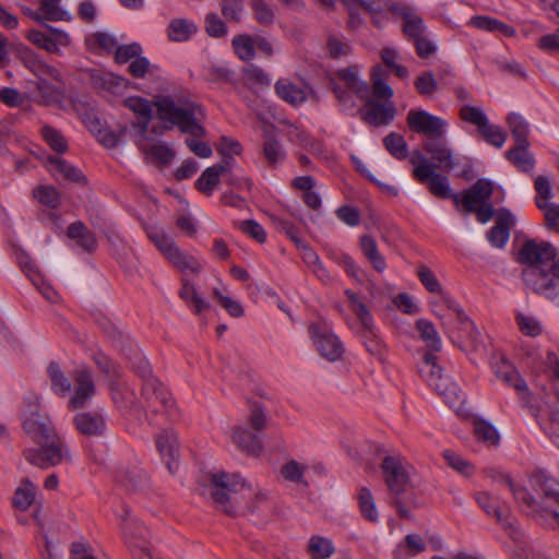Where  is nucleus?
<instances>
[{
	"instance_id": "19",
	"label": "nucleus",
	"mask_w": 559,
	"mask_h": 559,
	"mask_svg": "<svg viewBox=\"0 0 559 559\" xmlns=\"http://www.w3.org/2000/svg\"><path fill=\"white\" fill-rule=\"evenodd\" d=\"M133 139L150 163L166 165L175 157V153L169 146L150 139L146 133L135 135Z\"/></svg>"
},
{
	"instance_id": "41",
	"label": "nucleus",
	"mask_w": 559,
	"mask_h": 559,
	"mask_svg": "<svg viewBox=\"0 0 559 559\" xmlns=\"http://www.w3.org/2000/svg\"><path fill=\"white\" fill-rule=\"evenodd\" d=\"M474 433L478 441L487 447H496L500 442V433L497 428L485 419L474 421Z\"/></svg>"
},
{
	"instance_id": "50",
	"label": "nucleus",
	"mask_w": 559,
	"mask_h": 559,
	"mask_svg": "<svg viewBox=\"0 0 559 559\" xmlns=\"http://www.w3.org/2000/svg\"><path fill=\"white\" fill-rule=\"evenodd\" d=\"M36 497V486L29 480H23L16 488L13 503L20 510H27Z\"/></svg>"
},
{
	"instance_id": "2",
	"label": "nucleus",
	"mask_w": 559,
	"mask_h": 559,
	"mask_svg": "<svg viewBox=\"0 0 559 559\" xmlns=\"http://www.w3.org/2000/svg\"><path fill=\"white\" fill-rule=\"evenodd\" d=\"M349 10V26L358 28L362 20L355 10L365 9L371 16L372 23L383 27L390 20L401 19L403 31L412 39L424 35L425 25L423 19L411 8L400 7L392 0H342Z\"/></svg>"
},
{
	"instance_id": "16",
	"label": "nucleus",
	"mask_w": 559,
	"mask_h": 559,
	"mask_svg": "<svg viewBox=\"0 0 559 559\" xmlns=\"http://www.w3.org/2000/svg\"><path fill=\"white\" fill-rule=\"evenodd\" d=\"M126 514L127 516L123 519L124 524L122 527L126 543L132 550L133 555L138 556L139 559H144V557H147V559H154L148 549L147 530L135 516L130 515L129 512Z\"/></svg>"
},
{
	"instance_id": "22",
	"label": "nucleus",
	"mask_w": 559,
	"mask_h": 559,
	"mask_svg": "<svg viewBox=\"0 0 559 559\" xmlns=\"http://www.w3.org/2000/svg\"><path fill=\"white\" fill-rule=\"evenodd\" d=\"M123 106L138 117V122L132 124V136L146 133L153 114L150 100L141 96H129L123 100Z\"/></svg>"
},
{
	"instance_id": "62",
	"label": "nucleus",
	"mask_w": 559,
	"mask_h": 559,
	"mask_svg": "<svg viewBox=\"0 0 559 559\" xmlns=\"http://www.w3.org/2000/svg\"><path fill=\"white\" fill-rule=\"evenodd\" d=\"M246 84L254 90L269 86L271 78L260 68L249 67L245 72Z\"/></svg>"
},
{
	"instance_id": "57",
	"label": "nucleus",
	"mask_w": 559,
	"mask_h": 559,
	"mask_svg": "<svg viewBox=\"0 0 559 559\" xmlns=\"http://www.w3.org/2000/svg\"><path fill=\"white\" fill-rule=\"evenodd\" d=\"M51 169L52 171H55V174H59L71 181L80 182L83 181L84 179V177L78 168H75L71 164H68L62 158L51 159Z\"/></svg>"
},
{
	"instance_id": "39",
	"label": "nucleus",
	"mask_w": 559,
	"mask_h": 559,
	"mask_svg": "<svg viewBox=\"0 0 559 559\" xmlns=\"http://www.w3.org/2000/svg\"><path fill=\"white\" fill-rule=\"evenodd\" d=\"M373 96L383 99H391L394 95L393 88L386 82V73L381 66H374L370 72Z\"/></svg>"
},
{
	"instance_id": "8",
	"label": "nucleus",
	"mask_w": 559,
	"mask_h": 559,
	"mask_svg": "<svg viewBox=\"0 0 559 559\" xmlns=\"http://www.w3.org/2000/svg\"><path fill=\"white\" fill-rule=\"evenodd\" d=\"M417 274L426 289L435 294L433 299L430 301L435 314L442 320H445L451 314H455L461 321L466 320L460 305L443 290L431 270L420 266Z\"/></svg>"
},
{
	"instance_id": "9",
	"label": "nucleus",
	"mask_w": 559,
	"mask_h": 559,
	"mask_svg": "<svg viewBox=\"0 0 559 559\" xmlns=\"http://www.w3.org/2000/svg\"><path fill=\"white\" fill-rule=\"evenodd\" d=\"M22 60L24 66L36 76V86L43 102L49 103L57 99L59 92L56 82L60 80L58 70L28 50L23 52Z\"/></svg>"
},
{
	"instance_id": "51",
	"label": "nucleus",
	"mask_w": 559,
	"mask_h": 559,
	"mask_svg": "<svg viewBox=\"0 0 559 559\" xmlns=\"http://www.w3.org/2000/svg\"><path fill=\"white\" fill-rule=\"evenodd\" d=\"M86 44L92 50L115 51L118 40L108 32H97L86 38Z\"/></svg>"
},
{
	"instance_id": "48",
	"label": "nucleus",
	"mask_w": 559,
	"mask_h": 559,
	"mask_svg": "<svg viewBox=\"0 0 559 559\" xmlns=\"http://www.w3.org/2000/svg\"><path fill=\"white\" fill-rule=\"evenodd\" d=\"M301 251V257L305 263L312 270V272L321 280L328 281L330 278L326 269L323 266L319 255L306 243H298Z\"/></svg>"
},
{
	"instance_id": "37",
	"label": "nucleus",
	"mask_w": 559,
	"mask_h": 559,
	"mask_svg": "<svg viewBox=\"0 0 559 559\" xmlns=\"http://www.w3.org/2000/svg\"><path fill=\"white\" fill-rule=\"evenodd\" d=\"M360 247L364 255L367 258L372 267L382 273L386 269V262L384 257L379 252L378 246L369 236H364L360 239Z\"/></svg>"
},
{
	"instance_id": "42",
	"label": "nucleus",
	"mask_w": 559,
	"mask_h": 559,
	"mask_svg": "<svg viewBox=\"0 0 559 559\" xmlns=\"http://www.w3.org/2000/svg\"><path fill=\"white\" fill-rule=\"evenodd\" d=\"M224 170L225 166L223 165L207 167L197 180V188L205 194H212L218 186L221 174Z\"/></svg>"
},
{
	"instance_id": "21",
	"label": "nucleus",
	"mask_w": 559,
	"mask_h": 559,
	"mask_svg": "<svg viewBox=\"0 0 559 559\" xmlns=\"http://www.w3.org/2000/svg\"><path fill=\"white\" fill-rule=\"evenodd\" d=\"M275 91L281 99L293 106H299L314 96V92L309 85L296 83L289 79L278 80Z\"/></svg>"
},
{
	"instance_id": "55",
	"label": "nucleus",
	"mask_w": 559,
	"mask_h": 559,
	"mask_svg": "<svg viewBox=\"0 0 559 559\" xmlns=\"http://www.w3.org/2000/svg\"><path fill=\"white\" fill-rule=\"evenodd\" d=\"M386 150L397 159L408 156V148L405 139L397 133H390L384 139Z\"/></svg>"
},
{
	"instance_id": "46",
	"label": "nucleus",
	"mask_w": 559,
	"mask_h": 559,
	"mask_svg": "<svg viewBox=\"0 0 559 559\" xmlns=\"http://www.w3.org/2000/svg\"><path fill=\"white\" fill-rule=\"evenodd\" d=\"M381 59L383 63L400 79L409 76L408 69L400 63V52L393 46H385L381 50Z\"/></svg>"
},
{
	"instance_id": "15",
	"label": "nucleus",
	"mask_w": 559,
	"mask_h": 559,
	"mask_svg": "<svg viewBox=\"0 0 559 559\" xmlns=\"http://www.w3.org/2000/svg\"><path fill=\"white\" fill-rule=\"evenodd\" d=\"M145 382L143 386V396L146 401L147 407L152 412L169 411L174 406L171 394L166 388L156 379L147 365H144L140 369Z\"/></svg>"
},
{
	"instance_id": "31",
	"label": "nucleus",
	"mask_w": 559,
	"mask_h": 559,
	"mask_svg": "<svg viewBox=\"0 0 559 559\" xmlns=\"http://www.w3.org/2000/svg\"><path fill=\"white\" fill-rule=\"evenodd\" d=\"M231 440L241 451L249 454H258L262 449L258 437L241 425L233 427Z\"/></svg>"
},
{
	"instance_id": "26",
	"label": "nucleus",
	"mask_w": 559,
	"mask_h": 559,
	"mask_svg": "<svg viewBox=\"0 0 559 559\" xmlns=\"http://www.w3.org/2000/svg\"><path fill=\"white\" fill-rule=\"evenodd\" d=\"M362 117L371 126H383L390 123L395 117V108L392 103L376 104L368 100Z\"/></svg>"
},
{
	"instance_id": "4",
	"label": "nucleus",
	"mask_w": 559,
	"mask_h": 559,
	"mask_svg": "<svg viewBox=\"0 0 559 559\" xmlns=\"http://www.w3.org/2000/svg\"><path fill=\"white\" fill-rule=\"evenodd\" d=\"M414 177L425 185L429 192L440 199L453 200L456 207H460V195L451 188L447 176L437 173L436 166L428 159L424 153L413 151L409 156Z\"/></svg>"
},
{
	"instance_id": "5",
	"label": "nucleus",
	"mask_w": 559,
	"mask_h": 559,
	"mask_svg": "<svg viewBox=\"0 0 559 559\" xmlns=\"http://www.w3.org/2000/svg\"><path fill=\"white\" fill-rule=\"evenodd\" d=\"M155 107L165 129L178 127L182 132L194 136L203 134V128L189 105L177 104L170 97L159 96L155 100Z\"/></svg>"
},
{
	"instance_id": "53",
	"label": "nucleus",
	"mask_w": 559,
	"mask_h": 559,
	"mask_svg": "<svg viewBox=\"0 0 559 559\" xmlns=\"http://www.w3.org/2000/svg\"><path fill=\"white\" fill-rule=\"evenodd\" d=\"M358 501L362 516L371 522L378 521L379 513L370 490L366 488L361 489L358 496Z\"/></svg>"
},
{
	"instance_id": "23",
	"label": "nucleus",
	"mask_w": 559,
	"mask_h": 559,
	"mask_svg": "<svg viewBox=\"0 0 559 559\" xmlns=\"http://www.w3.org/2000/svg\"><path fill=\"white\" fill-rule=\"evenodd\" d=\"M476 501L488 515L495 518L499 523L512 526V522L509 519V508L497 496L481 491L476 495Z\"/></svg>"
},
{
	"instance_id": "34",
	"label": "nucleus",
	"mask_w": 559,
	"mask_h": 559,
	"mask_svg": "<svg viewBox=\"0 0 559 559\" xmlns=\"http://www.w3.org/2000/svg\"><path fill=\"white\" fill-rule=\"evenodd\" d=\"M468 25L474 26L478 29L500 33L507 37H512L515 34L513 27L489 16L477 15L468 21Z\"/></svg>"
},
{
	"instance_id": "59",
	"label": "nucleus",
	"mask_w": 559,
	"mask_h": 559,
	"mask_svg": "<svg viewBox=\"0 0 559 559\" xmlns=\"http://www.w3.org/2000/svg\"><path fill=\"white\" fill-rule=\"evenodd\" d=\"M40 10L47 20H68V12L61 7V0H41Z\"/></svg>"
},
{
	"instance_id": "14",
	"label": "nucleus",
	"mask_w": 559,
	"mask_h": 559,
	"mask_svg": "<svg viewBox=\"0 0 559 559\" xmlns=\"http://www.w3.org/2000/svg\"><path fill=\"white\" fill-rule=\"evenodd\" d=\"M310 337L319 354L330 360H338L344 348L340 338L332 331L329 322L320 321L309 326Z\"/></svg>"
},
{
	"instance_id": "54",
	"label": "nucleus",
	"mask_w": 559,
	"mask_h": 559,
	"mask_svg": "<svg viewBox=\"0 0 559 559\" xmlns=\"http://www.w3.org/2000/svg\"><path fill=\"white\" fill-rule=\"evenodd\" d=\"M68 235L70 238L76 239L86 250H93L96 247L95 237L80 223L72 224L68 228Z\"/></svg>"
},
{
	"instance_id": "56",
	"label": "nucleus",
	"mask_w": 559,
	"mask_h": 559,
	"mask_svg": "<svg viewBox=\"0 0 559 559\" xmlns=\"http://www.w3.org/2000/svg\"><path fill=\"white\" fill-rule=\"evenodd\" d=\"M236 55L242 60H251L254 57V38L248 35H239L233 39Z\"/></svg>"
},
{
	"instance_id": "24",
	"label": "nucleus",
	"mask_w": 559,
	"mask_h": 559,
	"mask_svg": "<svg viewBox=\"0 0 559 559\" xmlns=\"http://www.w3.org/2000/svg\"><path fill=\"white\" fill-rule=\"evenodd\" d=\"M91 81L97 88H103L111 94H119L129 87V81L121 75L104 69L93 70Z\"/></svg>"
},
{
	"instance_id": "45",
	"label": "nucleus",
	"mask_w": 559,
	"mask_h": 559,
	"mask_svg": "<svg viewBox=\"0 0 559 559\" xmlns=\"http://www.w3.org/2000/svg\"><path fill=\"white\" fill-rule=\"evenodd\" d=\"M507 124L515 143H528L530 123L518 112H511L507 117Z\"/></svg>"
},
{
	"instance_id": "38",
	"label": "nucleus",
	"mask_w": 559,
	"mask_h": 559,
	"mask_svg": "<svg viewBox=\"0 0 559 559\" xmlns=\"http://www.w3.org/2000/svg\"><path fill=\"white\" fill-rule=\"evenodd\" d=\"M519 330L527 336L536 337L543 332L540 320L530 311L519 310L515 314Z\"/></svg>"
},
{
	"instance_id": "10",
	"label": "nucleus",
	"mask_w": 559,
	"mask_h": 559,
	"mask_svg": "<svg viewBox=\"0 0 559 559\" xmlns=\"http://www.w3.org/2000/svg\"><path fill=\"white\" fill-rule=\"evenodd\" d=\"M39 396L31 394L26 397L29 408L23 412V429L37 444H43L56 438V430L48 416L39 414L34 407L39 403Z\"/></svg>"
},
{
	"instance_id": "17",
	"label": "nucleus",
	"mask_w": 559,
	"mask_h": 559,
	"mask_svg": "<svg viewBox=\"0 0 559 559\" xmlns=\"http://www.w3.org/2000/svg\"><path fill=\"white\" fill-rule=\"evenodd\" d=\"M408 127L418 133L433 136H442L448 128V122L423 109H412L407 114Z\"/></svg>"
},
{
	"instance_id": "47",
	"label": "nucleus",
	"mask_w": 559,
	"mask_h": 559,
	"mask_svg": "<svg viewBox=\"0 0 559 559\" xmlns=\"http://www.w3.org/2000/svg\"><path fill=\"white\" fill-rule=\"evenodd\" d=\"M307 549L311 559H328L334 552V545L326 537L312 536L308 542Z\"/></svg>"
},
{
	"instance_id": "27",
	"label": "nucleus",
	"mask_w": 559,
	"mask_h": 559,
	"mask_svg": "<svg viewBox=\"0 0 559 559\" xmlns=\"http://www.w3.org/2000/svg\"><path fill=\"white\" fill-rule=\"evenodd\" d=\"M76 429L85 436H98L106 429V419L99 412L80 413L74 418Z\"/></svg>"
},
{
	"instance_id": "20",
	"label": "nucleus",
	"mask_w": 559,
	"mask_h": 559,
	"mask_svg": "<svg viewBox=\"0 0 559 559\" xmlns=\"http://www.w3.org/2000/svg\"><path fill=\"white\" fill-rule=\"evenodd\" d=\"M94 394L95 385L91 372L85 368L78 369L74 374V389L69 407L76 409L86 406Z\"/></svg>"
},
{
	"instance_id": "11",
	"label": "nucleus",
	"mask_w": 559,
	"mask_h": 559,
	"mask_svg": "<svg viewBox=\"0 0 559 559\" xmlns=\"http://www.w3.org/2000/svg\"><path fill=\"white\" fill-rule=\"evenodd\" d=\"M460 116L465 122L475 126L488 144L497 148H501L504 145L507 133L500 126L489 121L483 108L464 105L460 110Z\"/></svg>"
},
{
	"instance_id": "60",
	"label": "nucleus",
	"mask_w": 559,
	"mask_h": 559,
	"mask_svg": "<svg viewBox=\"0 0 559 559\" xmlns=\"http://www.w3.org/2000/svg\"><path fill=\"white\" fill-rule=\"evenodd\" d=\"M171 262L186 275L198 274L202 267L201 263L194 257L189 255L180 250L176 255H174Z\"/></svg>"
},
{
	"instance_id": "1",
	"label": "nucleus",
	"mask_w": 559,
	"mask_h": 559,
	"mask_svg": "<svg viewBox=\"0 0 559 559\" xmlns=\"http://www.w3.org/2000/svg\"><path fill=\"white\" fill-rule=\"evenodd\" d=\"M518 261L525 265L523 280L526 285L559 306V258L556 248L547 241L527 239L519 249Z\"/></svg>"
},
{
	"instance_id": "29",
	"label": "nucleus",
	"mask_w": 559,
	"mask_h": 559,
	"mask_svg": "<svg viewBox=\"0 0 559 559\" xmlns=\"http://www.w3.org/2000/svg\"><path fill=\"white\" fill-rule=\"evenodd\" d=\"M425 151L430 154L431 158L436 162L433 164L437 168L444 171H451L455 166L456 162L453 152L443 143L439 142H427L425 144Z\"/></svg>"
},
{
	"instance_id": "12",
	"label": "nucleus",
	"mask_w": 559,
	"mask_h": 559,
	"mask_svg": "<svg viewBox=\"0 0 559 559\" xmlns=\"http://www.w3.org/2000/svg\"><path fill=\"white\" fill-rule=\"evenodd\" d=\"M38 445L40 449L32 448L25 451V459L32 465L46 468L72 461L69 447L57 435L53 440Z\"/></svg>"
},
{
	"instance_id": "58",
	"label": "nucleus",
	"mask_w": 559,
	"mask_h": 559,
	"mask_svg": "<svg viewBox=\"0 0 559 559\" xmlns=\"http://www.w3.org/2000/svg\"><path fill=\"white\" fill-rule=\"evenodd\" d=\"M416 91L426 97H430L435 95L439 90V84L432 74V72L427 71L420 74L414 82Z\"/></svg>"
},
{
	"instance_id": "28",
	"label": "nucleus",
	"mask_w": 559,
	"mask_h": 559,
	"mask_svg": "<svg viewBox=\"0 0 559 559\" xmlns=\"http://www.w3.org/2000/svg\"><path fill=\"white\" fill-rule=\"evenodd\" d=\"M335 75L356 93L360 98L369 96V85L361 76V69L358 66H350L338 70Z\"/></svg>"
},
{
	"instance_id": "6",
	"label": "nucleus",
	"mask_w": 559,
	"mask_h": 559,
	"mask_svg": "<svg viewBox=\"0 0 559 559\" xmlns=\"http://www.w3.org/2000/svg\"><path fill=\"white\" fill-rule=\"evenodd\" d=\"M509 488L514 495V498L528 508H531L534 515L539 516L546 521H552L559 526V513L550 508V504H559V481L552 478H545L540 485L539 490L544 496L542 503H536L534 498L524 488H515L511 479L506 480Z\"/></svg>"
},
{
	"instance_id": "18",
	"label": "nucleus",
	"mask_w": 559,
	"mask_h": 559,
	"mask_svg": "<svg viewBox=\"0 0 559 559\" xmlns=\"http://www.w3.org/2000/svg\"><path fill=\"white\" fill-rule=\"evenodd\" d=\"M493 192L492 181L481 178L478 179L469 189L459 193L460 207L466 212H474L483 204H486Z\"/></svg>"
},
{
	"instance_id": "35",
	"label": "nucleus",
	"mask_w": 559,
	"mask_h": 559,
	"mask_svg": "<svg viewBox=\"0 0 559 559\" xmlns=\"http://www.w3.org/2000/svg\"><path fill=\"white\" fill-rule=\"evenodd\" d=\"M346 296L350 302L352 311L356 314L362 330L374 335L373 319L367 306L361 302L358 296L352 290H346Z\"/></svg>"
},
{
	"instance_id": "25",
	"label": "nucleus",
	"mask_w": 559,
	"mask_h": 559,
	"mask_svg": "<svg viewBox=\"0 0 559 559\" xmlns=\"http://www.w3.org/2000/svg\"><path fill=\"white\" fill-rule=\"evenodd\" d=\"M199 27L191 19L175 17L166 28L167 38L173 43H186L195 36Z\"/></svg>"
},
{
	"instance_id": "52",
	"label": "nucleus",
	"mask_w": 559,
	"mask_h": 559,
	"mask_svg": "<svg viewBox=\"0 0 559 559\" xmlns=\"http://www.w3.org/2000/svg\"><path fill=\"white\" fill-rule=\"evenodd\" d=\"M48 373L52 391L60 396L68 395L70 393L71 384L61 371L60 367L57 364H50L48 367Z\"/></svg>"
},
{
	"instance_id": "63",
	"label": "nucleus",
	"mask_w": 559,
	"mask_h": 559,
	"mask_svg": "<svg viewBox=\"0 0 559 559\" xmlns=\"http://www.w3.org/2000/svg\"><path fill=\"white\" fill-rule=\"evenodd\" d=\"M41 134L47 144L57 153H64L68 150L64 136L58 130L45 126L41 129Z\"/></svg>"
},
{
	"instance_id": "33",
	"label": "nucleus",
	"mask_w": 559,
	"mask_h": 559,
	"mask_svg": "<svg viewBox=\"0 0 559 559\" xmlns=\"http://www.w3.org/2000/svg\"><path fill=\"white\" fill-rule=\"evenodd\" d=\"M530 143H516V146L508 150L504 155L515 167L522 171H531L534 168V158L528 152Z\"/></svg>"
},
{
	"instance_id": "32",
	"label": "nucleus",
	"mask_w": 559,
	"mask_h": 559,
	"mask_svg": "<svg viewBox=\"0 0 559 559\" xmlns=\"http://www.w3.org/2000/svg\"><path fill=\"white\" fill-rule=\"evenodd\" d=\"M493 370L498 379L506 384L514 388L518 391H525L526 383L520 377L514 367L506 359L501 358L500 361L493 364Z\"/></svg>"
},
{
	"instance_id": "64",
	"label": "nucleus",
	"mask_w": 559,
	"mask_h": 559,
	"mask_svg": "<svg viewBox=\"0 0 559 559\" xmlns=\"http://www.w3.org/2000/svg\"><path fill=\"white\" fill-rule=\"evenodd\" d=\"M33 197L43 205L56 207L59 203V193L51 186H39L33 191Z\"/></svg>"
},
{
	"instance_id": "40",
	"label": "nucleus",
	"mask_w": 559,
	"mask_h": 559,
	"mask_svg": "<svg viewBox=\"0 0 559 559\" xmlns=\"http://www.w3.org/2000/svg\"><path fill=\"white\" fill-rule=\"evenodd\" d=\"M179 294L187 306L197 313H201L210 308V304L201 297L197 287L188 281H183Z\"/></svg>"
},
{
	"instance_id": "3",
	"label": "nucleus",
	"mask_w": 559,
	"mask_h": 559,
	"mask_svg": "<svg viewBox=\"0 0 559 559\" xmlns=\"http://www.w3.org/2000/svg\"><path fill=\"white\" fill-rule=\"evenodd\" d=\"M419 373L451 408L459 414L464 411V394L450 377L443 374L435 355L428 354L425 356L419 366Z\"/></svg>"
},
{
	"instance_id": "7",
	"label": "nucleus",
	"mask_w": 559,
	"mask_h": 559,
	"mask_svg": "<svg viewBox=\"0 0 559 559\" xmlns=\"http://www.w3.org/2000/svg\"><path fill=\"white\" fill-rule=\"evenodd\" d=\"M240 491L253 492L257 504L265 500V493L254 492L252 485L248 484L240 476L235 474L227 475L224 472L214 473L210 476L209 484L205 486L203 493L212 497L225 512H229L227 508L229 493Z\"/></svg>"
},
{
	"instance_id": "44",
	"label": "nucleus",
	"mask_w": 559,
	"mask_h": 559,
	"mask_svg": "<svg viewBox=\"0 0 559 559\" xmlns=\"http://www.w3.org/2000/svg\"><path fill=\"white\" fill-rule=\"evenodd\" d=\"M426 549L423 537L418 534H407L405 542L397 545L394 556L402 559L404 556L415 557Z\"/></svg>"
},
{
	"instance_id": "13",
	"label": "nucleus",
	"mask_w": 559,
	"mask_h": 559,
	"mask_svg": "<svg viewBox=\"0 0 559 559\" xmlns=\"http://www.w3.org/2000/svg\"><path fill=\"white\" fill-rule=\"evenodd\" d=\"M382 472L388 487L395 493L403 492L415 474L414 468L399 453L383 459Z\"/></svg>"
},
{
	"instance_id": "49",
	"label": "nucleus",
	"mask_w": 559,
	"mask_h": 559,
	"mask_svg": "<svg viewBox=\"0 0 559 559\" xmlns=\"http://www.w3.org/2000/svg\"><path fill=\"white\" fill-rule=\"evenodd\" d=\"M416 328L419 331L421 340L426 343V345L432 350H440L442 346L441 338L435 328V325L426 320L419 319L416 322Z\"/></svg>"
},
{
	"instance_id": "43",
	"label": "nucleus",
	"mask_w": 559,
	"mask_h": 559,
	"mask_svg": "<svg viewBox=\"0 0 559 559\" xmlns=\"http://www.w3.org/2000/svg\"><path fill=\"white\" fill-rule=\"evenodd\" d=\"M147 236L159 249V251L170 261L173 260L174 255L179 252V248L176 247L174 240L162 229L155 227L150 228L147 230Z\"/></svg>"
},
{
	"instance_id": "36",
	"label": "nucleus",
	"mask_w": 559,
	"mask_h": 559,
	"mask_svg": "<svg viewBox=\"0 0 559 559\" xmlns=\"http://www.w3.org/2000/svg\"><path fill=\"white\" fill-rule=\"evenodd\" d=\"M213 296L218 300L221 306L227 311L233 318H241L245 314V309L241 302L234 298L226 286L219 285L213 288Z\"/></svg>"
},
{
	"instance_id": "30",
	"label": "nucleus",
	"mask_w": 559,
	"mask_h": 559,
	"mask_svg": "<svg viewBox=\"0 0 559 559\" xmlns=\"http://www.w3.org/2000/svg\"><path fill=\"white\" fill-rule=\"evenodd\" d=\"M156 444L169 472L174 474L178 467V464L176 462L177 438L175 433L171 431L162 433L160 436H158Z\"/></svg>"
},
{
	"instance_id": "61",
	"label": "nucleus",
	"mask_w": 559,
	"mask_h": 559,
	"mask_svg": "<svg viewBox=\"0 0 559 559\" xmlns=\"http://www.w3.org/2000/svg\"><path fill=\"white\" fill-rule=\"evenodd\" d=\"M535 189L537 192L536 195V205L540 210L542 205L545 203H552V190L551 182L547 176H537L535 179Z\"/></svg>"
}]
</instances>
